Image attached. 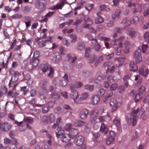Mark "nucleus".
Returning <instances> with one entry per match:
<instances>
[{
	"label": "nucleus",
	"instance_id": "40",
	"mask_svg": "<svg viewBox=\"0 0 149 149\" xmlns=\"http://www.w3.org/2000/svg\"><path fill=\"white\" fill-rule=\"evenodd\" d=\"M142 98V96L141 95V94L139 93H137L135 95L134 98V100H135L136 103L138 102L140 99Z\"/></svg>",
	"mask_w": 149,
	"mask_h": 149
},
{
	"label": "nucleus",
	"instance_id": "13",
	"mask_svg": "<svg viewBox=\"0 0 149 149\" xmlns=\"http://www.w3.org/2000/svg\"><path fill=\"white\" fill-rule=\"evenodd\" d=\"M123 30L121 28H116L114 30V32L111 35V36L113 38H115L118 36L117 33H121L123 32Z\"/></svg>",
	"mask_w": 149,
	"mask_h": 149
},
{
	"label": "nucleus",
	"instance_id": "62",
	"mask_svg": "<svg viewBox=\"0 0 149 149\" xmlns=\"http://www.w3.org/2000/svg\"><path fill=\"white\" fill-rule=\"evenodd\" d=\"M70 38L71 39V41L72 42H74L77 40V36L75 34H72L70 36Z\"/></svg>",
	"mask_w": 149,
	"mask_h": 149
},
{
	"label": "nucleus",
	"instance_id": "52",
	"mask_svg": "<svg viewBox=\"0 0 149 149\" xmlns=\"http://www.w3.org/2000/svg\"><path fill=\"white\" fill-rule=\"evenodd\" d=\"M99 114L98 110H92L91 111V115L97 117L98 115Z\"/></svg>",
	"mask_w": 149,
	"mask_h": 149
},
{
	"label": "nucleus",
	"instance_id": "64",
	"mask_svg": "<svg viewBox=\"0 0 149 149\" xmlns=\"http://www.w3.org/2000/svg\"><path fill=\"white\" fill-rule=\"evenodd\" d=\"M23 120H24V121L26 122L27 123H29L32 124L33 122V119L28 118H24Z\"/></svg>",
	"mask_w": 149,
	"mask_h": 149
},
{
	"label": "nucleus",
	"instance_id": "8",
	"mask_svg": "<svg viewBox=\"0 0 149 149\" xmlns=\"http://www.w3.org/2000/svg\"><path fill=\"white\" fill-rule=\"evenodd\" d=\"M84 137L81 136H77L75 139L74 142L76 145L77 146H80L84 144Z\"/></svg>",
	"mask_w": 149,
	"mask_h": 149
},
{
	"label": "nucleus",
	"instance_id": "48",
	"mask_svg": "<svg viewBox=\"0 0 149 149\" xmlns=\"http://www.w3.org/2000/svg\"><path fill=\"white\" fill-rule=\"evenodd\" d=\"M118 84L116 83H114L111 85L110 87V90L111 91L116 90L117 88Z\"/></svg>",
	"mask_w": 149,
	"mask_h": 149
},
{
	"label": "nucleus",
	"instance_id": "12",
	"mask_svg": "<svg viewBox=\"0 0 149 149\" xmlns=\"http://www.w3.org/2000/svg\"><path fill=\"white\" fill-rule=\"evenodd\" d=\"M139 73L141 75L146 77L149 73L148 70L146 69H144L143 68H141L139 70Z\"/></svg>",
	"mask_w": 149,
	"mask_h": 149
},
{
	"label": "nucleus",
	"instance_id": "34",
	"mask_svg": "<svg viewBox=\"0 0 149 149\" xmlns=\"http://www.w3.org/2000/svg\"><path fill=\"white\" fill-rule=\"evenodd\" d=\"M58 132H56V135L58 137H60L64 132L63 130L61 129L59 127H58L57 128Z\"/></svg>",
	"mask_w": 149,
	"mask_h": 149
},
{
	"label": "nucleus",
	"instance_id": "35",
	"mask_svg": "<svg viewBox=\"0 0 149 149\" xmlns=\"http://www.w3.org/2000/svg\"><path fill=\"white\" fill-rule=\"evenodd\" d=\"M113 123L118 127H120L121 125L120 121L117 117H116L114 119Z\"/></svg>",
	"mask_w": 149,
	"mask_h": 149
},
{
	"label": "nucleus",
	"instance_id": "15",
	"mask_svg": "<svg viewBox=\"0 0 149 149\" xmlns=\"http://www.w3.org/2000/svg\"><path fill=\"white\" fill-rule=\"evenodd\" d=\"M129 70L132 71H135L138 70V67L134 61L130 62L129 67Z\"/></svg>",
	"mask_w": 149,
	"mask_h": 149
},
{
	"label": "nucleus",
	"instance_id": "56",
	"mask_svg": "<svg viewBox=\"0 0 149 149\" xmlns=\"http://www.w3.org/2000/svg\"><path fill=\"white\" fill-rule=\"evenodd\" d=\"M51 97L54 99H58L60 97V95L57 93H53L51 94Z\"/></svg>",
	"mask_w": 149,
	"mask_h": 149
},
{
	"label": "nucleus",
	"instance_id": "41",
	"mask_svg": "<svg viewBox=\"0 0 149 149\" xmlns=\"http://www.w3.org/2000/svg\"><path fill=\"white\" fill-rule=\"evenodd\" d=\"M85 37L87 38L89 40H94L95 41L93 44H96L97 43L96 40L95 38H93L92 36L90 34H87L85 35Z\"/></svg>",
	"mask_w": 149,
	"mask_h": 149
},
{
	"label": "nucleus",
	"instance_id": "23",
	"mask_svg": "<svg viewBox=\"0 0 149 149\" xmlns=\"http://www.w3.org/2000/svg\"><path fill=\"white\" fill-rule=\"evenodd\" d=\"M97 17L95 19V23L96 24H99L104 22L103 18L100 16L98 15V13H96Z\"/></svg>",
	"mask_w": 149,
	"mask_h": 149
},
{
	"label": "nucleus",
	"instance_id": "31",
	"mask_svg": "<svg viewBox=\"0 0 149 149\" xmlns=\"http://www.w3.org/2000/svg\"><path fill=\"white\" fill-rule=\"evenodd\" d=\"M107 79L110 82H111L113 81H117L119 80V79H117L116 76H108L107 77Z\"/></svg>",
	"mask_w": 149,
	"mask_h": 149
},
{
	"label": "nucleus",
	"instance_id": "24",
	"mask_svg": "<svg viewBox=\"0 0 149 149\" xmlns=\"http://www.w3.org/2000/svg\"><path fill=\"white\" fill-rule=\"evenodd\" d=\"M39 63V60L38 58H33L30 60V63L33 67L37 66Z\"/></svg>",
	"mask_w": 149,
	"mask_h": 149
},
{
	"label": "nucleus",
	"instance_id": "20",
	"mask_svg": "<svg viewBox=\"0 0 149 149\" xmlns=\"http://www.w3.org/2000/svg\"><path fill=\"white\" fill-rule=\"evenodd\" d=\"M71 138H72L70 134H64L62 136V141L63 142H68L70 141Z\"/></svg>",
	"mask_w": 149,
	"mask_h": 149
},
{
	"label": "nucleus",
	"instance_id": "19",
	"mask_svg": "<svg viewBox=\"0 0 149 149\" xmlns=\"http://www.w3.org/2000/svg\"><path fill=\"white\" fill-rule=\"evenodd\" d=\"M107 75V72L104 73V74L103 76H98L97 77H95L94 81L96 83H98L100 82L101 80L104 79Z\"/></svg>",
	"mask_w": 149,
	"mask_h": 149
},
{
	"label": "nucleus",
	"instance_id": "57",
	"mask_svg": "<svg viewBox=\"0 0 149 149\" xmlns=\"http://www.w3.org/2000/svg\"><path fill=\"white\" fill-rule=\"evenodd\" d=\"M85 88L86 89L92 91L94 87L92 85H87L85 86Z\"/></svg>",
	"mask_w": 149,
	"mask_h": 149
},
{
	"label": "nucleus",
	"instance_id": "11",
	"mask_svg": "<svg viewBox=\"0 0 149 149\" xmlns=\"http://www.w3.org/2000/svg\"><path fill=\"white\" fill-rule=\"evenodd\" d=\"M86 24L84 26V28H88L89 26L92 25L93 23V21L88 17H86L85 19Z\"/></svg>",
	"mask_w": 149,
	"mask_h": 149
},
{
	"label": "nucleus",
	"instance_id": "46",
	"mask_svg": "<svg viewBox=\"0 0 149 149\" xmlns=\"http://www.w3.org/2000/svg\"><path fill=\"white\" fill-rule=\"evenodd\" d=\"M22 15L19 13H16L11 16V18L14 19H18L22 17Z\"/></svg>",
	"mask_w": 149,
	"mask_h": 149
},
{
	"label": "nucleus",
	"instance_id": "22",
	"mask_svg": "<svg viewBox=\"0 0 149 149\" xmlns=\"http://www.w3.org/2000/svg\"><path fill=\"white\" fill-rule=\"evenodd\" d=\"M88 94L87 93L83 92L81 93L79 98V99L80 101V103L81 101H84L88 97Z\"/></svg>",
	"mask_w": 149,
	"mask_h": 149
},
{
	"label": "nucleus",
	"instance_id": "7",
	"mask_svg": "<svg viewBox=\"0 0 149 149\" xmlns=\"http://www.w3.org/2000/svg\"><path fill=\"white\" fill-rule=\"evenodd\" d=\"M100 98L96 95L92 96L90 99V103L93 105L97 104L100 101Z\"/></svg>",
	"mask_w": 149,
	"mask_h": 149
},
{
	"label": "nucleus",
	"instance_id": "25",
	"mask_svg": "<svg viewBox=\"0 0 149 149\" xmlns=\"http://www.w3.org/2000/svg\"><path fill=\"white\" fill-rule=\"evenodd\" d=\"M125 57L124 56L118 58L117 62L118 63L116 64L117 67H119L123 65L125 61Z\"/></svg>",
	"mask_w": 149,
	"mask_h": 149
},
{
	"label": "nucleus",
	"instance_id": "2",
	"mask_svg": "<svg viewBox=\"0 0 149 149\" xmlns=\"http://www.w3.org/2000/svg\"><path fill=\"white\" fill-rule=\"evenodd\" d=\"M71 92L70 96L74 102L77 104H80V101L79 99V95L77 91L74 89V85L70 84V85Z\"/></svg>",
	"mask_w": 149,
	"mask_h": 149
},
{
	"label": "nucleus",
	"instance_id": "38",
	"mask_svg": "<svg viewBox=\"0 0 149 149\" xmlns=\"http://www.w3.org/2000/svg\"><path fill=\"white\" fill-rule=\"evenodd\" d=\"M132 0H126L127 3H128V7H131L132 6L136 7V4L135 3L131 2Z\"/></svg>",
	"mask_w": 149,
	"mask_h": 149
},
{
	"label": "nucleus",
	"instance_id": "44",
	"mask_svg": "<svg viewBox=\"0 0 149 149\" xmlns=\"http://www.w3.org/2000/svg\"><path fill=\"white\" fill-rule=\"evenodd\" d=\"M148 49V47L147 45L144 44L143 45L142 47V50L143 53H147Z\"/></svg>",
	"mask_w": 149,
	"mask_h": 149
},
{
	"label": "nucleus",
	"instance_id": "54",
	"mask_svg": "<svg viewBox=\"0 0 149 149\" xmlns=\"http://www.w3.org/2000/svg\"><path fill=\"white\" fill-rule=\"evenodd\" d=\"M48 117L47 116H44L42 119L43 123L45 124H47L48 123Z\"/></svg>",
	"mask_w": 149,
	"mask_h": 149
},
{
	"label": "nucleus",
	"instance_id": "14",
	"mask_svg": "<svg viewBox=\"0 0 149 149\" xmlns=\"http://www.w3.org/2000/svg\"><path fill=\"white\" fill-rule=\"evenodd\" d=\"M62 58L59 53L55 54L52 57V61L56 63H58L61 60Z\"/></svg>",
	"mask_w": 149,
	"mask_h": 149
},
{
	"label": "nucleus",
	"instance_id": "27",
	"mask_svg": "<svg viewBox=\"0 0 149 149\" xmlns=\"http://www.w3.org/2000/svg\"><path fill=\"white\" fill-rule=\"evenodd\" d=\"M142 10L141 5L139 4L137 5V7H136L134 8L133 9V12L134 14H136L137 13L141 12L142 11Z\"/></svg>",
	"mask_w": 149,
	"mask_h": 149
},
{
	"label": "nucleus",
	"instance_id": "36",
	"mask_svg": "<svg viewBox=\"0 0 149 149\" xmlns=\"http://www.w3.org/2000/svg\"><path fill=\"white\" fill-rule=\"evenodd\" d=\"M108 118H109L108 116H100L98 118L99 120L101 122L107 121V119Z\"/></svg>",
	"mask_w": 149,
	"mask_h": 149
},
{
	"label": "nucleus",
	"instance_id": "9",
	"mask_svg": "<svg viewBox=\"0 0 149 149\" xmlns=\"http://www.w3.org/2000/svg\"><path fill=\"white\" fill-rule=\"evenodd\" d=\"M36 6L38 8L40 9L41 11L44 10L46 8L45 5L42 0L37 1L36 2Z\"/></svg>",
	"mask_w": 149,
	"mask_h": 149
},
{
	"label": "nucleus",
	"instance_id": "26",
	"mask_svg": "<svg viewBox=\"0 0 149 149\" xmlns=\"http://www.w3.org/2000/svg\"><path fill=\"white\" fill-rule=\"evenodd\" d=\"M125 49L124 52L125 53H128L129 52L130 46L131 45L130 42L128 41H126L125 43Z\"/></svg>",
	"mask_w": 149,
	"mask_h": 149
},
{
	"label": "nucleus",
	"instance_id": "5",
	"mask_svg": "<svg viewBox=\"0 0 149 149\" xmlns=\"http://www.w3.org/2000/svg\"><path fill=\"white\" fill-rule=\"evenodd\" d=\"M11 125L7 122L2 123H1L0 129L3 132H7L11 128Z\"/></svg>",
	"mask_w": 149,
	"mask_h": 149
},
{
	"label": "nucleus",
	"instance_id": "45",
	"mask_svg": "<svg viewBox=\"0 0 149 149\" xmlns=\"http://www.w3.org/2000/svg\"><path fill=\"white\" fill-rule=\"evenodd\" d=\"M47 84V82L45 81H42L40 83V85L43 88H45Z\"/></svg>",
	"mask_w": 149,
	"mask_h": 149
},
{
	"label": "nucleus",
	"instance_id": "3",
	"mask_svg": "<svg viewBox=\"0 0 149 149\" xmlns=\"http://www.w3.org/2000/svg\"><path fill=\"white\" fill-rule=\"evenodd\" d=\"M122 104L121 101H117L115 97H112L110 100V105L112 107L111 111L112 112L115 111L117 108L120 107Z\"/></svg>",
	"mask_w": 149,
	"mask_h": 149
},
{
	"label": "nucleus",
	"instance_id": "1",
	"mask_svg": "<svg viewBox=\"0 0 149 149\" xmlns=\"http://www.w3.org/2000/svg\"><path fill=\"white\" fill-rule=\"evenodd\" d=\"M139 108L136 110L133 109L131 111V113L126 116V120L128 124L130 125L132 123L133 126L136 125L137 122V116L136 115H134L137 114L139 112Z\"/></svg>",
	"mask_w": 149,
	"mask_h": 149
},
{
	"label": "nucleus",
	"instance_id": "29",
	"mask_svg": "<svg viewBox=\"0 0 149 149\" xmlns=\"http://www.w3.org/2000/svg\"><path fill=\"white\" fill-rule=\"evenodd\" d=\"M85 124V122L80 120L76 121L74 123V125L77 127H81L84 125Z\"/></svg>",
	"mask_w": 149,
	"mask_h": 149
},
{
	"label": "nucleus",
	"instance_id": "63",
	"mask_svg": "<svg viewBox=\"0 0 149 149\" xmlns=\"http://www.w3.org/2000/svg\"><path fill=\"white\" fill-rule=\"evenodd\" d=\"M82 85V84L80 82H77L76 83L75 85H74V89L75 88H78L81 87Z\"/></svg>",
	"mask_w": 149,
	"mask_h": 149
},
{
	"label": "nucleus",
	"instance_id": "32",
	"mask_svg": "<svg viewBox=\"0 0 149 149\" xmlns=\"http://www.w3.org/2000/svg\"><path fill=\"white\" fill-rule=\"evenodd\" d=\"M7 92V90L5 86H3L0 90V97L3 95L6 94Z\"/></svg>",
	"mask_w": 149,
	"mask_h": 149
},
{
	"label": "nucleus",
	"instance_id": "37",
	"mask_svg": "<svg viewBox=\"0 0 149 149\" xmlns=\"http://www.w3.org/2000/svg\"><path fill=\"white\" fill-rule=\"evenodd\" d=\"M139 93L144 95L146 92L145 87L144 86H141L139 89Z\"/></svg>",
	"mask_w": 149,
	"mask_h": 149
},
{
	"label": "nucleus",
	"instance_id": "17",
	"mask_svg": "<svg viewBox=\"0 0 149 149\" xmlns=\"http://www.w3.org/2000/svg\"><path fill=\"white\" fill-rule=\"evenodd\" d=\"M108 131L107 126L104 123H102L100 128V131L102 134H106Z\"/></svg>",
	"mask_w": 149,
	"mask_h": 149
},
{
	"label": "nucleus",
	"instance_id": "30",
	"mask_svg": "<svg viewBox=\"0 0 149 149\" xmlns=\"http://www.w3.org/2000/svg\"><path fill=\"white\" fill-rule=\"evenodd\" d=\"M122 23L125 24L126 26H128L130 25L131 22L129 19H127L126 18H125L122 21Z\"/></svg>",
	"mask_w": 149,
	"mask_h": 149
},
{
	"label": "nucleus",
	"instance_id": "58",
	"mask_svg": "<svg viewBox=\"0 0 149 149\" xmlns=\"http://www.w3.org/2000/svg\"><path fill=\"white\" fill-rule=\"evenodd\" d=\"M56 123L57 125V127H59L60 125L62 123V119L61 117L57 118L56 120Z\"/></svg>",
	"mask_w": 149,
	"mask_h": 149
},
{
	"label": "nucleus",
	"instance_id": "33",
	"mask_svg": "<svg viewBox=\"0 0 149 149\" xmlns=\"http://www.w3.org/2000/svg\"><path fill=\"white\" fill-rule=\"evenodd\" d=\"M139 19L138 16H134L132 17L130 21L131 23L135 24H136L138 23L139 21Z\"/></svg>",
	"mask_w": 149,
	"mask_h": 149
},
{
	"label": "nucleus",
	"instance_id": "28",
	"mask_svg": "<svg viewBox=\"0 0 149 149\" xmlns=\"http://www.w3.org/2000/svg\"><path fill=\"white\" fill-rule=\"evenodd\" d=\"M77 49L79 50H83L85 49V44L84 43L82 42H79L77 44Z\"/></svg>",
	"mask_w": 149,
	"mask_h": 149
},
{
	"label": "nucleus",
	"instance_id": "42",
	"mask_svg": "<svg viewBox=\"0 0 149 149\" xmlns=\"http://www.w3.org/2000/svg\"><path fill=\"white\" fill-rule=\"evenodd\" d=\"M59 52L61 55H64L66 52V49L64 47L62 46L59 49Z\"/></svg>",
	"mask_w": 149,
	"mask_h": 149
},
{
	"label": "nucleus",
	"instance_id": "61",
	"mask_svg": "<svg viewBox=\"0 0 149 149\" xmlns=\"http://www.w3.org/2000/svg\"><path fill=\"white\" fill-rule=\"evenodd\" d=\"M97 119V117L96 116H93L91 115L90 118V121L92 123H94Z\"/></svg>",
	"mask_w": 149,
	"mask_h": 149
},
{
	"label": "nucleus",
	"instance_id": "50",
	"mask_svg": "<svg viewBox=\"0 0 149 149\" xmlns=\"http://www.w3.org/2000/svg\"><path fill=\"white\" fill-rule=\"evenodd\" d=\"M46 41L45 40H42L38 43V45L40 47H44L46 45Z\"/></svg>",
	"mask_w": 149,
	"mask_h": 149
},
{
	"label": "nucleus",
	"instance_id": "53",
	"mask_svg": "<svg viewBox=\"0 0 149 149\" xmlns=\"http://www.w3.org/2000/svg\"><path fill=\"white\" fill-rule=\"evenodd\" d=\"M103 56H100L98 59L96 61L95 63V66H97L99 63L102 62L103 60Z\"/></svg>",
	"mask_w": 149,
	"mask_h": 149
},
{
	"label": "nucleus",
	"instance_id": "49",
	"mask_svg": "<svg viewBox=\"0 0 149 149\" xmlns=\"http://www.w3.org/2000/svg\"><path fill=\"white\" fill-rule=\"evenodd\" d=\"M96 58V57L94 54L92 55L89 59V62L90 63H93L94 62H95V60Z\"/></svg>",
	"mask_w": 149,
	"mask_h": 149
},
{
	"label": "nucleus",
	"instance_id": "18",
	"mask_svg": "<svg viewBox=\"0 0 149 149\" xmlns=\"http://www.w3.org/2000/svg\"><path fill=\"white\" fill-rule=\"evenodd\" d=\"M121 11L120 10H117L112 15V17L115 20H118L120 18Z\"/></svg>",
	"mask_w": 149,
	"mask_h": 149
},
{
	"label": "nucleus",
	"instance_id": "59",
	"mask_svg": "<svg viewBox=\"0 0 149 149\" xmlns=\"http://www.w3.org/2000/svg\"><path fill=\"white\" fill-rule=\"evenodd\" d=\"M105 93V90L103 88L100 89L98 92L99 95L101 96H103Z\"/></svg>",
	"mask_w": 149,
	"mask_h": 149
},
{
	"label": "nucleus",
	"instance_id": "10",
	"mask_svg": "<svg viewBox=\"0 0 149 149\" xmlns=\"http://www.w3.org/2000/svg\"><path fill=\"white\" fill-rule=\"evenodd\" d=\"M65 2V0H61L58 3L52 6V9L53 10H57L62 9L64 6Z\"/></svg>",
	"mask_w": 149,
	"mask_h": 149
},
{
	"label": "nucleus",
	"instance_id": "47",
	"mask_svg": "<svg viewBox=\"0 0 149 149\" xmlns=\"http://www.w3.org/2000/svg\"><path fill=\"white\" fill-rule=\"evenodd\" d=\"M15 76H12L10 82L9 84V86L10 87H12L13 85H14L15 83L16 82L17 80L15 81L13 80V78H15Z\"/></svg>",
	"mask_w": 149,
	"mask_h": 149
},
{
	"label": "nucleus",
	"instance_id": "6",
	"mask_svg": "<svg viewBox=\"0 0 149 149\" xmlns=\"http://www.w3.org/2000/svg\"><path fill=\"white\" fill-rule=\"evenodd\" d=\"M88 113V111L87 109H83L79 111V116L81 119H84L87 117Z\"/></svg>",
	"mask_w": 149,
	"mask_h": 149
},
{
	"label": "nucleus",
	"instance_id": "39",
	"mask_svg": "<svg viewBox=\"0 0 149 149\" xmlns=\"http://www.w3.org/2000/svg\"><path fill=\"white\" fill-rule=\"evenodd\" d=\"M40 68L42 71L45 72L48 69V67L47 65L42 64L40 65Z\"/></svg>",
	"mask_w": 149,
	"mask_h": 149
},
{
	"label": "nucleus",
	"instance_id": "55",
	"mask_svg": "<svg viewBox=\"0 0 149 149\" xmlns=\"http://www.w3.org/2000/svg\"><path fill=\"white\" fill-rule=\"evenodd\" d=\"M79 133V132L78 130L77 129H73V130L71 134V137L73 138L74 136L77 135Z\"/></svg>",
	"mask_w": 149,
	"mask_h": 149
},
{
	"label": "nucleus",
	"instance_id": "21",
	"mask_svg": "<svg viewBox=\"0 0 149 149\" xmlns=\"http://www.w3.org/2000/svg\"><path fill=\"white\" fill-rule=\"evenodd\" d=\"M94 141L96 142H99L101 140L100 138V134L99 132H96L93 134Z\"/></svg>",
	"mask_w": 149,
	"mask_h": 149
},
{
	"label": "nucleus",
	"instance_id": "43",
	"mask_svg": "<svg viewBox=\"0 0 149 149\" xmlns=\"http://www.w3.org/2000/svg\"><path fill=\"white\" fill-rule=\"evenodd\" d=\"M48 119L51 123H54L55 120V116L54 114H51L49 116Z\"/></svg>",
	"mask_w": 149,
	"mask_h": 149
},
{
	"label": "nucleus",
	"instance_id": "16",
	"mask_svg": "<svg viewBox=\"0 0 149 149\" xmlns=\"http://www.w3.org/2000/svg\"><path fill=\"white\" fill-rule=\"evenodd\" d=\"M126 33L132 37H135L136 35V32L133 29L129 28L127 31Z\"/></svg>",
	"mask_w": 149,
	"mask_h": 149
},
{
	"label": "nucleus",
	"instance_id": "51",
	"mask_svg": "<svg viewBox=\"0 0 149 149\" xmlns=\"http://www.w3.org/2000/svg\"><path fill=\"white\" fill-rule=\"evenodd\" d=\"M115 138H112L109 137L107 139L106 143L107 145H110L113 142Z\"/></svg>",
	"mask_w": 149,
	"mask_h": 149
},
{
	"label": "nucleus",
	"instance_id": "4",
	"mask_svg": "<svg viewBox=\"0 0 149 149\" xmlns=\"http://www.w3.org/2000/svg\"><path fill=\"white\" fill-rule=\"evenodd\" d=\"M141 50L139 49H137L133 54V56L136 63H139L142 61V57L141 55Z\"/></svg>",
	"mask_w": 149,
	"mask_h": 149
},
{
	"label": "nucleus",
	"instance_id": "60",
	"mask_svg": "<svg viewBox=\"0 0 149 149\" xmlns=\"http://www.w3.org/2000/svg\"><path fill=\"white\" fill-rule=\"evenodd\" d=\"M93 4H89L85 7V8L88 11H90L93 8Z\"/></svg>",
	"mask_w": 149,
	"mask_h": 149
}]
</instances>
